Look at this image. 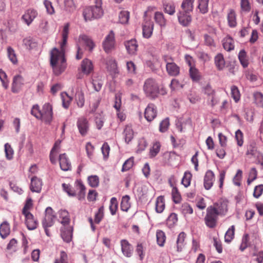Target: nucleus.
Wrapping results in <instances>:
<instances>
[{"instance_id": "1", "label": "nucleus", "mask_w": 263, "mask_h": 263, "mask_svg": "<svg viewBox=\"0 0 263 263\" xmlns=\"http://www.w3.org/2000/svg\"><path fill=\"white\" fill-rule=\"evenodd\" d=\"M69 24H66L62 32V42L60 43L61 51L54 48L50 52V64L54 73L57 76L61 74L66 68L64 52L69 33Z\"/></svg>"}, {"instance_id": "2", "label": "nucleus", "mask_w": 263, "mask_h": 263, "mask_svg": "<svg viewBox=\"0 0 263 263\" xmlns=\"http://www.w3.org/2000/svg\"><path fill=\"white\" fill-rule=\"evenodd\" d=\"M95 5L86 7L83 13L85 21L101 17L103 14L102 0H95Z\"/></svg>"}, {"instance_id": "3", "label": "nucleus", "mask_w": 263, "mask_h": 263, "mask_svg": "<svg viewBox=\"0 0 263 263\" xmlns=\"http://www.w3.org/2000/svg\"><path fill=\"white\" fill-rule=\"evenodd\" d=\"M143 90L146 97L155 99L159 93V88L156 81L152 78L146 79L144 83Z\"/></svg>"}, {"instance_id": "4", "label": "nucleus", "mask_w": 263, "mask_h": 263, "mask_svg": "<svg viewBox=\"0 0 263 263\" xmlns=\"http://www.w3.org/2000/svg\"><path fill=\"white\" fill-rule=\"evenodd\" d=\"M116 42L115 34L113 31H109L102 42V47L104 51L107 53L111 52L116 48Z\"/></svg>"}, {"instance_id": "5", "label": "nucleus", "mask_w": 263, "mask_h": 263, "mask_svg": "<svg viewBox=\"0 0 263 263\" xmlns=\"http://www.w3.org/2000/svg\"><path fill=\"white\" fill-rule=\"evenodd\" d=\"M218 215L215 212L214 209L212 206H209L206 209V214L204 217V222L205 225L209 228H214L216 227L218 220Z\"/></svg>"}, {"instance_id": "6", "label": "nucleus", "mask_w": 263, "mask_h": 263, "mask_svg": "<svg viewBox=\"0 0 263 263\" xmlns=\"http://www.w3.org/2000/svg\"><path fill=\"white\" fill-rule=\"evenodd\" d=\"M42 116L40 119L46 124H50L52 120V108L49 103H46L43 106L42 109Z\"/></svg>"}, {"instance_id": "7", "label": "nucleus", "mask_w": 263, "mask_h": 263, "mask_svg": "<svg viewBox=\"0 0 263 263\" xmlns=\"http://www.w3.org/2000/svg\"><path fill=\"white\" fill-rule=\"evenodd\" d=\"M55 215L51 207H47L45 210V217L42 220L43 227H51L53 225Z\"/></svg>"}, {"instance_id": "8", "label": "nucleus", "mask_w": 263, "mask_h": 263, "mask_svg": "<svg viewBox=\"0 0 263 263\" xmlns=\"http://www.w3.org/2000/svg\"><path fill=\"white\" fill-rule=\"evenodd\" d=\"M77 126L82 136L87 135L89 129V124L86 118L84 117L79 118L77 122Z\"/></svg>"}, {"instance_id": "9", "label": "nucleus", "mask_w": 263, "mask_h": 263, "mask_svg": "<svg viewBox=\"0 0 263 263\" xmlns=\"http://www.w3.org/2000/svg\"><path fill=\"white\" fill-rule=\"evenodd\" d=\"M154 23L149 18H145L142 25V35L144 38L149 39L152 35Z\"/></svg>"}, {"instance_id": "10", "label": "nucleus", "mask_w": 263, "mask_h": 263, "mask_svg": "<svg viewBox=\"0 0 263 263\" xmlns=\"http://www.w3.org/2000/svg\"><path fill=\"white\" fill-rule=\"evenodd\" d=\"M212 208L215 209L218 216H224L228 212V202L226 200H220L215 203Z\"/></svg>"}, {"instance_id": "11", "label": "nucleus", "mask_w": 263, "mask_h": 263, "mask_svg": "<svg viewBox=\"0 0 263 263\" xmlns=\"http://www.w3.org/2000/svg\"><path fill=\"white\" fill-rule=\"evenodd\" d=\"M191 12L179 10L177 13L178 20L180 25L186 27L192 22Z\"/></svg>"}, {"instance_id": "12", "label": "nucleus", "mask_w": 263, "mask_h": 263, "mask_svg": "<svg viewBox=\"0 0 263 263\" xmlns=\"http://www.w3.org/2000/svg\"><path fill=\"white\" fill-rule=\"evenodd\" d=\"M157 114V107L155 104H148L144 111V117L146 120L148 122L153 121L156 117Z\"/></svg>"}, {"instance_id": "13", "label": "nucleus", "mask_w": 263, "mask_h": 263, "mask_svg": "<svg viewBox=\"0 0 263 263\" xmlns=\"http://www.w3.org/2000/svg\"><path fill=\"white\" fill-rule=\"evenodd\" d=\"M25 217V223L27 228L30 230H33L37 228V221L34 218L33 215L30 212L23 213Z\"/></svg>"}, {"instance_id": "14", "label": "nucleus", "mask_w": 263, "mask_h": 263, "mask_svg": "<svg viewBox=\"0 0 263 263\" xmlns=\"http://www.w3.org/2000/svg\"><path fill=\"white\" fill-rule=\"evenodd\" d=\"M24 84V79L21 75H16L13 77L11 90L13 93H17Z\"/></svg>"}, {"instance_id": "15", "label": "nucleus", "mask_w": 263, "mask_h": 263, "mask_svg": "<svg viewBox=\"0 0 263 263\" xmlns=\"http://www.w3.org/2000/svg\"><path fill=\"white\" fill-rule=\"evenodd\" d=\"M38 13L34 9H29L27 10L22 16V19L24 22L29 26L34 18L37 16Z\"/></svg>"}, {"instance_id": "16", "label": "nucleus", "mask_w": 263, "mask_h": 263, "mask_svg": "<svg viewBox=\"0 0 263 263\" xmlns=\"http://www.w3.org/2000/svg\"><path fill=\"white\" fill-rule=\"evenodd\" d=\"M80 69L85 74L88 75L93 70V66L91 60L88 59H84L81 64Z\"/></svg>"}, {"instance_id": "17", "label": "nucleus", "mask_w": 263, "mask_h": 263, "mask_svg": "<svg viewBox=\"0 0 263 263\" xmlns=\"http://www.w3.org/2000/svg\"><path fill=\"white\" fill-rule=\"evenodd\" d=\"M215 180L214 173L211 171H208L205 175L204 178V186L206 190L210 189L213 186Z\"/></svg>"}, {"instance_id": "18", "label": "nucleus", "mask_w": 263, "mask_h": 263, "mask_svg": "<svg viewBox=\"0 0 263 263\" xmlns=\"http://www.w3.org/2000/svg\"><path fill=\"white\" fill-rule=\"evenodd\" d=\"M121 246L122 253L127 257H130L133 253V249L130 244L125 239L121 240Z\"/></svg>"}, {"instance_id": "19", "label": "nucleus", "mask_w": 263, "mask_h": 263, "mask_svg": "<svg viewBox=\"0 0 263 263\" xmlns=\"http://www.w3.org/2000/svg\"><path fill=\"white\" fill-rule=\"evenodd\" d=\"M42 182L40 179L36 177L31 178L30 189L32 192L40 193L42 189Z\"/></svg>"}, {"instance_id": "20", "label": "nucleus", "mask_w": 263, "mask_h": 263, "mask_svg": "<svg viewBox=\"0 0 263 263\" xmlns=\"http://www.w3.org/2000/svg\"><path fill=\"white\" fill-rule=\"evenodd\" d=\"M59 162L62 170L67 171L70 170L71 163L65 153L60 155Z\"/></svg>"}, {"instance_id": "21", "label": "nucleus", "mask_w": 263, "mask_h": 263, "mask_svg": "<svg viewBox=\"0 0 263 263\" xmlns=\"http://www.w3.org/2000/svg\"><path fill=\"white\" fill-rule=\"evenodd\" d=\"M79 41L83 42V43L88 48L89 51L91 52L95 47V44L92 39L88 36L82 34L79 36Z\"/></svg>"}, {"instance_id": "22", "label": "nucleus", "mask_w": 263, "mask_h": 263, "mask_svg": "<svg viewBox=\"0 0 263 263\" xmlns=\"http://www.w3.org/2000/svg\"><path fill=\"white\" fill-rule=\"evenodd\" d=\"M125 46L128 53L130 54H135L137 51L138 44L137 41L134 39L126 41Z\"/></svg>"}, {"instance_id": "23", "label": "nucleus", "mask_w": 263, "mask_h": 263, "mask_svg": "<svg viewBox=\"0 0 263 263\" xmlns=\"http://www.w3.org/2000/svg\"><path fill=\"white\" fill-rule=\"evenodd\" d=\"M154 20L157 24L161 28H164L166 25L167 21L162 12L157 11L155 13Z\"/></svg>"}, {"instance_id": "24", "label": "nucleus", "mask_w": 263, "mask_h": 263, "mask_svg": "<svg viewBox=\"0 0 263 263\" xmlns=\"http://www.w3.org/2000/svg\"><path fill=\"white\" fill-rule=\"evenodd\" d=\"M223 48L227 51H230L234 49V41L230 36L228 35L222 40Z\"/></svg>"}, {"instance_id": "25", "label": "nucleus", "mask_w": 263, "mask_h": 263, "mask_svg": "<svg viewBox=\"0 0 263 263\" xmlns=\"http://www.w3.org/2000/svg\"><path fill=\"white\" fill-rule=\"evenodd\" d=\"M163 8L165 13L173 15L176 12V7L174 3L163 2Z\"/></svg>"}, {"instance_id": "26", "label": "nucleus", "mask_w": 263, "mask_h": 263, "mask_svg": "<svg viewBox=\"0 0 263 263\" xmlns=\"http://www.w3.org/2000/svg\"><path fill=\"white\" fill-rule=\"evenodd\" d=\"M10 233V225L6 221L0 225V236L3 239L6 238Z\"/></svg>"}, {"instance_id": "27", "label": "nucleus", "mask_w": 263, "mask_h": 263, "mask_svg": "<svg viewBox=\"0 0 263 263\" xmlns=\"http://www.w3.org/2000/svg\"><path fill=\"white\" fill-rule=\"evenodd\" d=\"M215 64L217 69L222 70L225 67V60L221 53L217 54L214 58Z\"/></svg>"}, {"instance_id": "28", "label": "nucleus", "mask_w": 263, "mask_h": 263, "mask_svg": "<svg viewBox=\"0 0 263 263\" xmlns=\"http://www.w3.org/2000/svg\"><path fill=\"white\" fill-rule=\"evenodd\" d=\"M261 153L257 152L256 144L252 142L247 146L246 155L251 157H259Z\"/></svg>"}, {"instance_id": "29", "label": "nucleus", "mask_w": 263, "mask_h": 263, "mask_svg": "<svg viewBox=\"0 0 263 263\" xmlns=\"http://www.w3.org/2000/svg\"><path fill=\"white\" fill-rule=\"evenodd\" d=\"M77 190H79L78 199L81 200L84 198L86 188L81 180H77L75 182Z\"/></svg>"}, {"instance_id": "30", "label": "nucleus", "mask_w": 263, "mask_h": 263, "mask_svg": "<svg viewBox=\"0 0 263 263\" xmlns=\"http://www.w3.org/2000/svg\"><path fill=\"white\" fill-rule=\"evenodd\" d=\"M166 69L168 74L171 76L176 77L180 73V67L175 63L166 67Z\"/></svg>"}, {"instance_id": "31", "label": "nucleus", "mask_w": 263, "mask_h": 263, "mask_svg": "<svg viewBox=\"0 0 263 263\" xmlns=\"http://www.w3.org/2000/svg\"><path fill=\"white\" fill-rule=\"evenodd\" d=\"M59 217L62 219L61 223L64 225H68L70 222L69 213L65 210H61L58 212Z\"/></svg>"}, {"instance_id": "32", "label": "nucleus", "mask_w": 263, "mask_h": 263, "mask_svg": "<svg viewBox=\"0 0 263 263\" xmlns=\"http://www.w3.org/2000/svg\"><path fill=\"white\" fill-rule=\"evenodd\" d=\"M227 19L229 27L234 28L236 26V15L234 10H230L227 15Z\"/></svg>"}, {"instance_id": "33", "label": "nucleus", "mask_w": 263, "mask_h": 263, "mask_svg": "<svg viewBox=\"0 0 263 263\" xmlns=\"http://www.w3.org/2000/svg\"><path fill=\"white\" fill-rule=\"evenodd\" d=\"M123 134L124 137L125 141L127 143H128L130 141H131L134 137V132L130 126H126Z\"/></svg>"}, {"instance_id": "34", "label": "nucleus", "mask_w": 263, "mask_h": 263, "mask_svg": "<svg viewBox=\"0 0 263 263\" xmlns=\"http://www.w3.org/2000/svg\"><path fill=\"white\" fill-rule=\"evenodd\" d=\"M194 0H183L180 10L192 12L193 9V3Z\"/></svg>"}, {"instance_id": "35", "label": "nucleus", "mask_w": 263, "mask_h": 263, "mask_svg": "<svg viewBox=\"0 0 263 263\" xmlns=\"http://www.w3.org/2000/svg\"><path fill=\"white\" fill-rule=\"evenodd\" d=\"M72 229L69 228L68 229L64 228V230H61V237L63 240L66 242H69L72 239Z\"/></svg>"}, {"instance_id": "36", "label": "nucleus", "mask_w": 263, "mask_h": 263, "mask_svg": "<svg viewBox=\"0 0 263 263\" xmlns=\"http://www.w3.org/2000/svg\"><path fill=\"white\" fill-rule=\"evenodd\" d=\"M238 59L239 62L243 68H246L248 66L249 61L247 53L245 50H241L238 54Z\"/></svg>"}, {"instance_id": "37", "label": "nucleus", "mask_w": 263, "mask_h": 263, "mask_svg": "<svg viewBox=\"0 0 263 263\" xmlns=\"http://www.w3.org/2000/svg\"><path fill=\"white\" fill-rule=\"evenodd\" d=\"M186 237V234L184 232H182L178 235L177 239L176 241L177 250L178 252H181L184 246V242Z\"/></svg>"}, {"instance_id": "38", "label": "nucleus", "mask_w": 263, "mask_h": 263, "mask_svg": "<svg viewBox=\"0 0 263 263\" xmlns=\"http://www.w3.org/2000/svg\"><path fill=\"white\" fill-rule=\"evenodd\" d=\"M165 208L164 199L163 196H159L156 202V211L157 213H162Z\"/></svg>"}, {"instance_id": "39", "label": "nucleus", "mask_w": 263, "mask_h": 263, "mask_svg": "<svg viewBox=\"0 0 263 263\" xmlns=\"http://www.w3.org/2000/svg\"><path fill=\"white\" fill-rule=\"evenodd\" d=\"M130 197L128 195H125L122 197L121 202V209L123 211L127 212L130 207L129 202Z\"/></svg>"}, {"instance_id": "40", "label": "nucleus", "mask_w": 263, "mask_h": 263, "mask_svg": "<svg viewBox=\"0 0 263 263\" xmlns=\"http://www.w3.org/2000/svg\"><path fill=\"white\" fill-rule=\"evenodd\" d=\"M209 0H198V8L202 14H205L209 11Z\"/></svg>"}, {"instance_id": "41", "label": "nucleus", "mask_w": 263, "mask_h": 263, "mask_svg": "<svg viewBox=\"0 0 263 263\" xmlns=\"http://www.w3.org/2000/svg\"><path fill=\"white\" fill-rule=\"evenodd\" d=\"M76 100L77 105L80 107H82L84 106L85 102L84 95L81 90H78L76 94Z\"/></svg>"}, {"instance_id": "42", "label": "nucleus", "mask_w": 263, "mask_h": 263, "mask_svg": "<svg viewBox=\"0 0 263 263\" xmlns=\"http://www.w3.org/2000/svg\"><path fill=\"white\" fill-rule=\"evenodd\" d=\"M235 226H232L226 232L224 235V241L226 242H230L234 237Z\"/></svg>"}, {"instance_id": "43", "label": "nucleus", "mask_w": 263, "mask_h": 263, "mask_svg": "<svg viewBox=\"0 0 263 263\" xmlns=\"http://www.w3.org/2000/svg\"><path fill=\"white\" fill-rule=\"evenodd\" d=\"M107 68L109 71L116 73L117 71V64L115 60L110 58L106 62Z\"/></svg>"}, {"instance_id": "44", "label": "nucleus", "mask_w": 263, "mask_h": 263, "mask_svg": "<svg viewBox=\"0 0 263 263\" xmlns=\"http://www.w3.org/2000/svg\"><path fill=\"white\" fill-rule=\"evenodd\" d=\"M161 144L159 142L154 143L153 146L151 148L149 151V157L151 158L155 157L160 152Z\"/></svg>"}, {"instance_id": "45", "label": "nucleus", "mask_w": 263, "mask_h": 263, "mask_svg": "<svg viewBox=\"0 0 263 263\" xmlns=\"http://www.w3.org/2000/svg\"><path fill=\"white\" fill-rule=\"evenodd\" d=\"M157 241L160 247L164 246L166 239L165 234L162 230H158L156 232Z\"/></svg>"}, {"instance_id": "46", "label": "nucleus", "mask_w": 263, "mask_h": 263, "mask_svg": "<svg viewBox=\"0 0 263 263\" xmlns=\"http://www.w3.org/2000/svg\"><path fill=\"white\" fill-rule=\"evenodd\" d=\"M178 221L177 215L174 213H171L166 220L167 226L171 228L174 227Z\"/></svg>"}, {"instance_id": "47", "label": "nucleus", "mask_w": 263, "mask_h": 263, "mask_svg": "<svg viewBox=\"0 0 263 263\" xmlns=\"http://www.w3.org/2000/svg\"><path fill=\"white\" fill-rule=\"evenodd\" d=\"M190 76L194 81H198L200 80V76L198 70L195 67H191L189 70Z\"/></svg>"}, {"instance_id": "48", "label": "nucleus", "mask_w": 263, "mask_h": 263, "mask_svg": "<svg viewBox=\"0 0 263 263\" xmlns=\"http://www.w3.org/2000/svg\"><path fill=\"white\" fill-rule=\"evenodd\" d=\"M23 44L27 49H29L35 48L37 45L34 40L30 37L24 39L23 40Z\"/></svg>"}, {"instance_id": "49", "label": "nucleus", "mask_w": 263, "mask_h": 263, "mask_svg": "<svg viewBox=\"0 0 263 263\" xmlns=\"http://www.w3.org/2000/svg\"><path fill=\"white\" fill-rule=\"evenodd\" d=\"M5 153L7 159L10 160L13 159L14 151L11 145L8 143L5 144Z\"/></svg>"}, {"instance_id": "50", "label": "nucleus", "mask_w": 263, "mask_h": 263, "mask_svg": "<svg viewBox=\"0 0 263 263\" xmlns=\"http://www.w3.org/2000/svg\"><path fill=\"white\" fill-rule=\"evenodd\" d=\"M253 97L256 104L258 106L263 107V94L260 92H255Z\"/></svg>"}, {"instance_id": "51", "label": "nucleus", "mask_w": 263, "mask_h": 263, "mask_svg": "<svg viewBox=\"0 0 263 263\" xmlns=\"http://www.w3.org/2000/svg\"><path fill=\"white\" fill-rule=\"evenodd\" d=\"M231 96L235 102L239 101L240 98V93L238 87L235 85L231 86Z\"/></svg>"}, {"instance_id": "52", "label": "nucleus", "mask_w": 263, "mask_h": 263, "mask_svg": "<svg viewBox=\"0 0 263 263\" xmlns=\"http://www.w3.org/2000/svg\"><path fill=\"white\" fill-rule=\"evenodd\" d=\"M0 80L4 88L7 89L9 86V82L6 72L2 69H0Z\"/></svg>"}, {"instance_id": "53", "label": "nucleus", "mask_w": 263, "mask_h": 263, "mask_svg": "<svg viewBox=\"0 0 263 263\" xmlns=\"http://www.w3.org/2000/svg\"><path fill=\"white\" fill-rule=\"evenodd\" d=\"M89 185L92 187L98 186L99 184V178L97 175H91L88 177Z\"/></svg>"}, {"instance_id": "54", "label": "nucleus", "mask_w": 263, "mask_h": 263, "mask_svg": "<svg viewBox=\"0 0 263 263\" xmlns=\"http://www.w3.org/2000/svg\"><path fill=\"white\" fill-rule=\"evenodd\" d=\"M129 18V13L127 11H122L119 14V22L121 24H126Z\"/></svg>"}, {"instance_id": "55", "label": "nucleus", "mask_w": 263, "mask_h": 263, "mask_svg": "<svg viewBox=\"0 0 263 263\" xmlns=\"http://www.w3.org/2000/svg\"><path fill=\"white\" fill-rule=\"evenodd\" d=\"M8 57L10 61L13 64H15L17 63V59L14 50L11 47L7 48Z\"/></svg>"}, {"instance_id": "56", "label": "nucleus", "mask_w": 263, "mask_h": 263, "mask_svg": "<svg viewBox=\"0 0 263 263\" xmlns=\"http://www.w3.org/2000/svg\"><path fill=\"white\" fill-rule=\"evenodd\" d=\"M118 209V201L117 198L112 197L110 200L109 210L112 215H115Z\"/></svg>"}, {"instance_id": "57", "label": "nucleus", "mask_w": 263, "mask_h": 263, "mask_svg": "<svg viewBox=\"0 0 263 263\" xmlns=\"http://www.w3.org/2000/svg\"><path fill=\"white\" fill-rule=\"evenodd\" d=\"M192 176L190 172L186 171L184 173L181 182L185 187H186L190 185Z\"/></svg>"}, {"instance_id": "58", "label": "nucleus", "mask_w": 263, "mask_h": 263, "mask_svg": "<svg viewBox=\"0 0 263 263\" xmlns=\"http://www.w3.org/2000/svg\"><path fill=\"white\" fill-rule=\"evenodd\" d=\"M134 165V158L130 157L127 159L123 163L122 167V172H126L128 171Z\"/></svg>"}, {"instance_id": "59", "label": "nucleus", "mask_w": 263, "mask_h": 263, "mask_svg": "<svg viewBox=\"0 0 263 263\" xmlns=\"http://www.w3.org/2000/svg\"><path fill=\"white\" fill-rule=\"evenodd\" d=\"M42 110L40 109L39 106L37 104L34 105L31 109V114L36 118L40 119L42 116Z\"/></svg>"}, {"instance_id": "60", "label": "nucleus", "mask_w": 263, "mask_h": 263, "mask_svg": "<svg viewBox=\"0 0 263 263\" xmlns=\"http://www.w3.org/2000/svg\"><path fill=\"white\" fill-rule=\"evenodd\" d=\"M44 5L48 14L52 15L55 12L54 9L51 2L48 0H44Z\"/></svg>"}, {"instance_id": "61", "label": "nucleus", "mask_w": 263, "mask_h": 263, "mask_svg": "<svg viewBox=\"0 0 263 263\" xmlns=\"http://www.w3.org/2000/svg\"><path fill=\"white\" fill-rule=\"evenodd\" d=\"M172 195L174 202L176 203H178L181 200V196L176 187H173L172 191Z\"/></svg>"}, {"instance_id": "62", "label": "nucleus", "mask_w": 263, "mask_h": 263, "mask_svg": "<svg viewBox=\"0 0 263 263\" xmlns=\"http://www.w3.org/2000/svg\"><path fill=\"white\" fill-rule=\"evenodd\" d=\"M62 187L63 190L66 192L69 196L74 197L76 195L75 191L72 189L69 184L64 183L62 184Z\"/></svg>"}, {"instance_id": "63", "label": "nucleus", "mask_w": 263, "mask_h": 263, "mask_svg": "<svg viewBox=\"0 0 263 263\" xmlns=\"http://www.w3.org/2000/svg\"><path fill=\"white\" fill-rule=\"evenodd\" d=\"M170 125L169 119L166 118L163 120L159 125V131L161 133L166 132Z\"/></svg>"}, {"instance_id": "64", "label": "nucleus", "mask_w": 263, "mask_h": 263, "mask_svg": "<svg viewBox=\"0 0 263 263\" xmlns=\"http://www.w3.org/2000/svg\"><path fill=\"white\" fill-rule=\"evenodd\" d=\"M235 139L238 146H242L243 143V133L240 129H238L235 132Z\"/></svg>"}]
</instances>
